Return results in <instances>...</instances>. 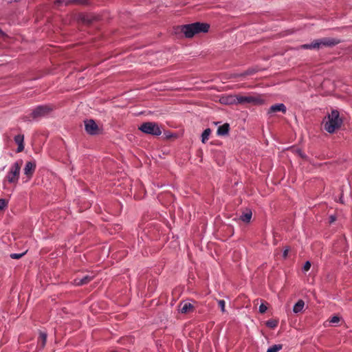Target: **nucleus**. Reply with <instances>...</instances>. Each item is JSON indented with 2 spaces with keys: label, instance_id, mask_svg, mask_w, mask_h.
<instances>
[{
  "label": "nucleus",
  "instance_id": "obj_1",
  "mask_svg": "<svg viewBox=\"0 0 352 352\" xmlns=\"http://www.w3.org/2000/svg\"><path fill=\"white\" fill-rule=\"evenodd\" d=\"M343 120L340 116V112L336 109H332L322 121L324 129L329 133H333L342 125Z\"/></svg>",
  "mask_w": 352,
  "mask_h": 352
},
{
  "label": "nucleus",
  "instance_id": "obj_2",
  "mask_svg": "<svg viewBox=\"0 0 352 352\" xmlns=\"http://www.w3.org/2000/svg\"><path fill=\"white\" fill-rule=\"evenodd\" d=\"M209 28L210 25L208 23L200 22L184 25L177 28L186 38H192L195 34L199 33H206L208 32Z\"/></svg>",
  "mask_w": 352,
  "mask_h": 352
},
{
  "label": "nucleus",
  "instance_id": "obj_3",
  "mask_svg": "<svg viewBox=\"0 0 352 352\" xmlns=\"http://www.w3.org/2000/svg\"><path fill=\"white\" fill-rule=\"evenodd\" d=\"M234 104H252L254 105H261L264 104L265 100L258 94L241 96H235Z\"/></svg>",
  "mask_w": 352,
  "mask_h": 352
},
{
  "label": "nucleus",
  "instance_id": "obj_4",
  "mask_svg": "<svg viewBox=\"0 0 352 352\" xmlns=\"http://www.w3.org/2000/svg\"><path fill=\"white\" fill-rule=\"evenodd\" d=\"M22 164L23 160H19L11 166L10 170L6 175V179L9 183L16 184L18 182Z\"/></svg>",
  "mask_w": 352,
  "mask_h": 352
},
{
  "label": "nucleus",
  "instance_id": "obj_5",
  "mask_svg": "<svg viewBox=\"0 0 352 352\" xmlns=\"http://www.w3.org/2000/svg\"><path fill=\"white\" fill-rule=\"evenodd\" d=\"M138 129L144 133L155 136H159L162 134V130L159 124L156 122H144L138 127Z\"/></svg>",
  "mask_w": 352,
  "mask_h": 352
},
{
  "label": "nucleus",
  "instance_id": "obj_6",
  "mask_svg": "<svg viewBox=\"0 0 352 352\" xmlns=\"http://www.w3.org/2000/svg\"><path fill=\"white\" fill-rule=\"evenodd\" d=\"M53 109V106L50 104L39 105L33 109L30 116L33 119H37L47 116Z\"/></svg>",
  "mask_w": 352,
  "mask_h": 352
},
{
  "label": "nucleus",
  "instance_id": "obj_7",
  "mask_svg": "<svg viewBox=\"0 0 352 352\" xmlns=\"http://www.w3.org/2000/svg\"><path fill=\"white\" fill-rule=\"evenodd\" d=\"M318 43V49L322 47H333L341 43L338 38L324 37L316 39Z\"/></svg>",
  "mask_w": 352,
  "mask_h": 352
},
{
  "label": "nucleus",
  "instance_id": "obj_8",
  "mask_svg": "<svg viewBox=\"0 0 352 352\" xmlns=\"http://www.w3.org/2000/svg\"><path fill=\"white\" fill-rule=\"evenodd\" d=\"M85 128L86 132L89 135H97L99 133V128L94 120L85 121Z\"/></svg>",
  "mask_w": 352,
  "mask_h": 352
},
{
  "label": "nucleus",
  "instance_id": "obj_9",
  "mask_svg": "<svg viewBox=\"0 0 352 352\" xmlns=\"http://www.w3.org/2000/svg\"><path fill=\"white\" fill-rule=\"evenodd\" d=\"M36 166V165L35 162H26L23 171L28 179H30L32 177L35 171Z\"/></svg>",
  "mask_w": 352,
  "mask_h": 352
},
{
  "label": "nucleus",
  "instance_id": "obj_10",
  "mask_svg": "<svg viewBox=\"0 0 352 352\" xmlns=\"http://www.w3.org/2000/svg\"><path fill=\"white\" fill-rule=\"evenodd\" d=\"M179 310L182 314H187L194 311V306L188 301H182L179 303Z\"/></svg>",
  "mask_w": 352,
  "mask_h": 352
},
{
  "label": "nucleus",
  "instance_id": "obj_11",
  "mask_svg": "<svg viewBox=\"0 0 352 352\" xmlns=\"http://www.w3.org/2000/svg\"><path fill=\"white\" fill-rule=\"evenodd\" d=\"M93 278L94 276L89 275L84 276L82 278L78 277L74 280V284L76 286L84 285L89 283L93 279Z\"/></svg>",
  "mask_w": 352,
  "mask_h": 352
},
{
  "label": "nucleus",
  "instance_id": "obj_12",
  "mask_svg": "<svg viewBox=\"0 0 352 352\" xmlns=\"http://www.w3.org/2000/svg\"><path fill=\"white\" fill-rule=\"evenodd\" d=\"M286 111L287 109L285 105L283 103H280L271 106L268 110V113H272L277 111H281L283 113H286Z\"/></svg>",
  "mask_w": 352,
  "mask_h": 352
},
{
  "label": "nucleus",
  "instance_id": "obj_13",
  "mask_svg": "<svg viewBox=\"0 0 352 352\" xmlns=\"http://www.w3.org/2000/svg\"><path fill=\"white\" fill-rule=\"evenodd\" d=\"M23 141H24V135H23L19 134L14 137V142L18 145L17 151H16L18 153L22 152L24 149Z\"/></svg>",
  "mask_w": 352,
  "mask_h": 352
},
{
  "label": "nucleus",
  "instance_id": "obj_14",
  "mask_svg": "<svg viewBox=\"0 0 352 352\" xmlns=\"http://www.w3.org/2000/svg\"><path fill=\"white\" fill-rule=\"evenodd\" d=\"M230 131V124L225 123L223 125L219 126L217 133L218 135H226L228 134Z\"/></svg>",
  "mask_w": 352,
  "mask_h": 352
},
{
  "label": "nucleus",
  "instance_id": "obj_15",
  "mask_svg": "<svg viewBox=\"0 0 352 352\" xmlns=\"http://www.w3.org/2000/svg\"><path fill=\"white\" fill-rule=\"evenodd\" d=\"M47 342V333L45 332L41 331L39 333V336L38 338V344L40 346L41 349H43L45 346Z\"/></svg>",
  "mask_w": 352,
  "mask_h": 352
},
{
  "label": "nucleus",
  "instance_id": "obj_16",
  "mask_svg": "<svg viewBox=\"0 0 352 352\" xmlns=\"http://www.w3.org/2000/svg\"><path fill=\"white\" fill-rule=\"evenodd\" d=\"M252 216V211L250 210H246V212L241 215L240 219L243 222L249 223L251 220Z\"/></svg>",
  "mask_w": 352,
  "mask_h": 352
},
{
  "label": "nucleus",
  "instance_id": "obj_17",
  "mask_svg": "<svg viewBox=\"0 0 352 352\" xmlns=\"http://www.w3.org/2000/svg\"><path fill=\"white\" fill-rule=\"evenodd\" d=\"M300 48L303 50L318 49V43L317 40H314L310 44H304L300 45Z\"/></svg>",
  "mask_w": 352,
  "mask_h": 352
},
{
  "label": "nucleus",
  "instance_id": "obj_18",
  "mask_svg": "<svg viewBox=\"0 0 352 352\" xmlns=\"http://www.w3.org/2000/svg\"><path fill=\"white\" fill-rule=\"evenodd\" d=\"M305 306V302L302 300H299L298 302L294 305L293 307V311L296 314H298L300 312L303 307Z\"/></svg>",
  "mask_w": 352,
  "mask_h": 352
},
{
  "label": "nucleus",
  "instance_id": "obj_19",
  "mask_svg": "<svg viewBox=\"0 0 352 352\" xmlns=\"http://www.w3.org/2000/svg\"><path fill=\"white\" fill-rule=\"evenodd\" d=\"M69 4L88 5L89 0H67L65 1V6H68Z\"/></svg>",
  "mask_w": 352,
  "mask_h": 352
},
{
  "label": "nucleus",
  "instance_id": "obj_20",
  "mask_svg": "<svg viewBox=\"0 0 352 352\" xmlns=\"http://www.w3.org/2000/svg\"><path fill=\"white\" fill-rule=\"evenodd\" d=\"M210 133L211 130L210 129H206L204 131L201 135V141L203 143H205L208 140Z\"/></svg>",
  "mask_w": 352,
  "mask_h": 352
},
{
  "label": "nucleus",
  "instance_id": "obj_21",
  "mask_svg": "<svg viewBox=\"0 0 352 352\" xmlns=\"http://www.w3.org/2000/svg\"><path fill=\"white\" fill-rule=\"evenodd\" d=\"M283 349V344H274L272 346H270L267 352H278Z\"/></svg>",
  "mask_w": 352,
  "mask_h": 352
},
{
  "label": "nucleus",
  "instance_id": "obj_22",
  "mask_svg": "<svg viewBox=\"0 0 352 352\" xmlns=\"http://www.w3.org/2000/svg\"><path fill=\"white\" fill-rule=\"evenodd\" d=\"M257 72L255 69H248L246 71H245L243 73H241L240 74H238V76H246L249 75H252L255 74Z\"/></svg>",
  "mask_w": 352,
  "mask_h": 352
},
{
  "label": "nucleus",
  "instance_id": "obj_23",
  "mask_svg": "<svg viewBox=\"0 0 352 352\" xmlns=\"http://www.w3.org/2000/svg\"><path fill=\"white\" fill-rule=\"evenodd\" d=\"M278 325V321L276 320H269L266 322V326L271 329H274Z\"/></svg>",
  "mask_w": 352,
  "mask_h": 352
},
{
  "label": "nucleus",
  "instance_id": "obj_24",
  "mask_svg": "<svg viewBox=\"0 0 352 352\" xmlns=\"http://www.w3.org/2000/svg\"><path fill=\"white\" fill-rule=\"evenodd\" d=\"M218 305L219 306L221 311L224 313L226 311V302L223 300H217Z\"/></svg>",
  "mask_w": 352,
  "mask_h": 352
},
{
  "label": "nucleus",
  "instance_id": "obj_25",
  "mask_svg": "<svg viewBox=\"0 0 352 352\" xmlns=\"http://www.w3.org/2000/svg\"><path fill=\"white\" fill-rule=\"evenodd\" d=\"M25 252L21 253V254H16L13 253L10 254V258L13 259H19L21 258L23 255H25Z\"/></svg>",
  "mask_w": 352,
  "mask_h": 352
},
{
  "label": "nucleus",
  "instance_id": "obj_26",
  "mask_svg": "<svg viewBox=\"0 0 352 352\" xmlns=\"http://www.w3.org/2000/svg\"><path fill=\"white\" fill-rule=\"evenodd\" d=\"M267 309V307L265 305H264L263 303H262L260 306H259V312L261 313V314H264L266 312Z\"/></svg>",
  "mask_w": 352,
  "mask_h": 352
},
{
  "label": "nucleus",
  "instance_id": "obj_27",
  "mask_svg": "<svg viewBox=\"0 0 352 352\" xmlns=\"http://www.w3.org/2000/svg\"><path fill=\"white\" fill-rule=\"evenodd\" d=\"M7 205V202L3 199H0V211L3 209Z\"/></svg>",
  "mask_w": 352,
  "mask_h": 352
},
{
  "label": "nucleus",
  "instance_id": "obj_28",
  "mask_svg": "<svg viewBox=\"0 0 352 352\" xmlns=\"http://www.w3.org/2000/svg\"><path fill=\"white\" fill-rule=\"evenodd\" d=\"M340 319L338 316H334L330 319L329 322L331 323H338L340 321Z\"/></svg>",
  "mask_w": 352,
  "mask_h": 352
},
{
  "label": "nucleus",
  "instance_id": "obj_29",
  "mask_svg": "<svg viewBox=\"0 0 352 352\" xmlns=\"http://www.w3.org/2000/svg\"><path fill=\"white\" fill-rule=\"evenodd\" d=\"M311 267V263L309 261L305 262L303 266V270L304 271H308Z\"/></svg>",
  "mask_w": 352,
  "mask_h": 352
},
{
  "label": "nucleus",
  "instance_id": "obj_30",
  "mask_svg": "<svg viewBox=\"0 0 352 352\" xmlns=\"http://www.w3.org/2000/svg\"><path fill=\"white\" fill-rule=\"evenodd\" d=\"M336 220V218L335 216H333L331 215L330 217H329V222L331 223H333Z\"/></svg>",
  "mask_w": 352,
  "mask_h": 352
},
{
  "label": "nucleus",
  "instance_id": "obj_31",
  "mask_svg": "<svg viewBox=\"0 0 352 352\" xmlns=\"http://www.w3.org/2000/svg\"><path fill=\"white\" fill-rule=\"evenodd\" d=\"M288 252H289V249L288 248H286L283 253V256L284 258H286L287 256V254H288Z\"/></svg>",
  "mask_w": 352,
  "mask_h": 352
},
{
  "label": "nucleus",
  "instance_id": "obj_32",
  "mask_svg": "<svg viewBox=\"0 0 352 352\" xmlns=\"http://www.w3.org/2000/svg\"><path fill=\"white\" fill-rule=\"evenodd\" d=\"M63 1H64V0H56V1H55V3H56V4H57V5H58V4L62 3Z\"/></svg>",
  "mask_w": 352,
  "mask_h": 352
}]
</instances>
